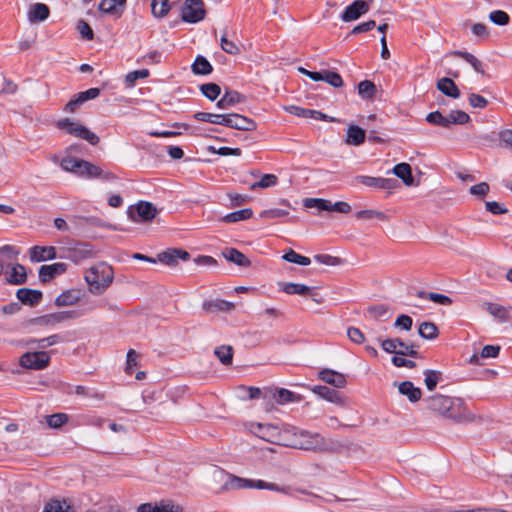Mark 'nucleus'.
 <instances>
[{
	"label": "nucleus",
	"instance_id": "obj_40",
	"mask_svg": "<svg viewBox=\"0 0 512 512\" xmlns=\"http://www.w3.org/2000/svg\"><path fill=\"white\" fill-rule=\"evenodd\" d=\"M377 92L376 85L369 80L361 81L358 84V94L363 98L367 100H371L375 97Z\"/></svg>",
	"mask_w": 512,
	"mask_h": 512
},
{
	"label": "nucleus",
	"instance_id": "obj_18",
	"mask_svg": "<svg viewBox=\"0 0 512 512\" xmlns=\"http://www.w3.org/2000/svg\"><path fill=\"white\" fill-rule=\"evenodd\" d=\"M312 391L314 394L331 403L341 406L345 404L344 398L341 395V393L327 386L317 385L312 388Z\"/></svg>",
	"mask_w": 512,
	"mask_h": 512
},
{
	"label": "nucleus",
	"instance_id": "obj_13",
	"mask_svg": "<svg viewBox=\"0 0 512 512\" xmlns=\"http://www.w3.org/2000/svg\"><path fill=\"white\" fill-rule=\"evenodd\" d=\"M136 512H184V508L172 501H161L159 503H143L139 505Z\"/></svg>",
	"mask_w": 512,
	"mask_h": 512
},
{
	"label": "nucleus",
	"instance_id": "obj_33",
	"mask_svg": "<svg viewBox=\"0 0 512 512\" xmlns=\"http://www.w3.org/2000/svg\"><path fill=\"white\" fill-rule=\"evenodd\" d=\"M281 289L283 292L289 295H301V296H307L312 295L313 288L300 284V283H293V282H286L281 285Z\"/></svg>",
	"mask_w": 512,
	"mask_h": 512
},
{
	"label": "nucleus",
	"instance_id": "obj_47",
	"mask_svg": "<svg viewBox=\"0 0 512 512\" xmlns=\"http://www.w3.org/2000/svg\"><path fill=\"white\" fill-rule=\"evenodd\" d=\"M82 159H77L73 157H65L62 159L60 166L63 170L72 172L76 175L79 174L81 169Z\"/></svg>",
	"mask_w": 512,
	"mask_h": 512
},
{
	"label": "nucleus",
	"instance_id": "obj_43",
	"mask_svg": "<svg viewBox=\"0 0 512 512\" xmlns=\"http://www.w3.org/2000/svg\"><path fill=\"white\" fill-rule=\"evenodd\" d=\"M418 332L422 338L428 340L435 339L439 334L438 328L433 322L421 323Z\"/></svg>",
	"mask_w": 512,
	"mask_h": 512
},
{
	"label": "nucleus",
	"instance_id": "obj_30",
	"mask_svg": "<svg viewBox=\"0 0 512 512\" xmlns=\"http://www.w3.org/2000/svg\"><path fill=\"white\" fill-rule=\"evenodd\" d=\"M256 128L257 124L253 119L237 113L233 114L232 129L242 131H254L256 130Z\"/></svg>",
	"mask_w": 512,
	"mask_h": 512
},
{
	"label": "nucleus",
	"instance_id": "obj_11",
	"mask_svg": "<svg viewBox=\"0 0 512 512\" xmlns=\"http://www.w3.org/2000/svg\"><path fill=\"white\" fill-rule=\"evenodd\" d=\"M369 9L370 6L368 1L356 0L345 8L340 18L343 22H351L366 14Z\"/></svg>",
	"mask_w": 512,
	"mask_h": 512
},
{
	"label": "nucleus",
	"instance_id": "obj_14",
	"mask_svg": "<svg viewBox=\"0 0 512 512\" xmlns=\"http://www.w3.org/2000/svg\"><path fill=\"white\" fill-rule=\"evenodd\" d=\"M226 486L230 489L258 488L273 490L275 488V484L273 483H267L262 480L254 482L252 480L243 479L236 476H232Z\"/></svg>",
	"mask_w": 512,
	"mask_h": 512
},
{
	"label": "nucleus",
	"instance_id": "obj_48",
	"mask_svg": "<svg viewBox=\"0 0 512 512\" xmlns=\"http://www.w3.org/2000/svg\"><path fill=\"white\" fill-rule=\"evenodd\" d=\"M424 376V382L427 389L429 391H433L440 380L441 372L437 370L427 369L424 371Z\"/></svg>",
	"mask_w": 512,
	"mask_h": 512
},
{
	"label": "nucleus",
	"instance_id": "obj_25",
	"mask_svg": "<svg viewBox=\"0 0 512 512\" xmlns=\"http://www.w3.org/2000/svg\"><path fill=\"white\" fill-rule=\"evenodd\" d=\"M6 280L12 285H22L27 280L26 268L19 263L11 266V271L6 273Z\"/></svg>",
	"mask_w": 512,
	"mask_h": 512
},
{
	"label": "nucleus",
	"instance_id": "obj_42",
	"mask_svg": "<svg viewBox=\"0 0 512 512\" xmlns=\"http://www.w3.org/2000/svg\"><path fill=\"white\" fill-rule=\"evenodd\" d=\"M170 10L169 0H151V12L156 18L165 17Z\"/></svg>",
	"mask_w": 512,
	"mask_h": 512
},
{
	"label": "nucleus",
	"instance_id": "obj_5",
	"mask_svg": "<svg viewBox=\"0 0 512 512\" xmlns=\"http://www.w3.org/2000/svg\"><path fill=\"white\" fill-rule=\"evenodd\" d=\"M56 125L60 130L86 140L91 145H96L99 143L100 139L94 132L90 131L85 126L70 120L69 118L59 120Z\"/></svg>",
	"mask_w": 512,
	"mask_h": 512
},
{
	"label": "nucleus",
	"instance_id": "obj_3",
	"mask_svg": "<svg viewBox=\"0 0 512 512\" xmlns=\"http://www.w3.org/2000/svg\"><path fill=\"white\" fill-rule=\"evenodd\" d=\"M85 280L90 292L101 294L113 281V270L110 266L101 263L93 266L85 274Z\"/></svg>",
	"mask_w": 512,
	"mask_h": 512
},
{
	"label": "nucleus",
	"instance_id": "obj_2",
	"mask_svg": "<svg viewBox=\"0 0 512 512\" xmlns=\"http://www.w3.org/2000/svg\"><path fill=\"white\" fill-rule=\"evenodd\" d=\"M287 447L324 452L329 450L330 443L320 433L290 428Z\"/></svg>",
	"mask_w": 512,
	"mask_h": 512
},
{
	"label": "nucleus",
	"instance_id": "obj_24",
	"mask_svg": "<svg viewBox=\"0 0 512 512\" xmlns=\"http://www.w3.org/2000/svg\"><path fill=\"white\" fill-rule=\"evenodd\" d=\"M50 15L49 7L44 3H35L28 10V20L31 23L45 21Z\"/></svg>",
	"mask_w": 512,
	"mask_h": 512
},
{
	"label": "nucleus",
	"instance_id": "obj_39",
	"mask_svg": "<svg viewBox=\"0 0 512 512\" xmlns=\"http://www.w3.org/2000/svg\"><path fill=\"white\" fill-rule=\"evenodd\" d=\"M213 68L210 62L203 56H197L192 64V71L197 75H208L212 72Z\"/></svg>",
	"mask_w": 512,
	"mask_h": 512
},
{
	"label": "nucleus",
	"instance_id": "obj_56",
	"mask_svg": "<svg viewBox=\"0 0 512 512\" xmlns=\"http://www.w3.org/2000/svg\"><path fill=\"white\" fill-rule=\"evenodd\" d=\"M323 81L327 82L331 86L335 88H339L343 86V79L339 73L329 70H324V78Z\"/></svg>",
	"mask_w": 512,
	"mask_h": 512
},
{
	"label": "nucleus",
	"instance_id": "obj_38",
	"mask_svg": "<svg viewBox=\"0 0 512 512\" xmlns=\"http://www.w3.org/2000/svg\"><path fill=\"white\" fill-rule=\"evenodd\" d=\"M253 216V211L250 208H244L238 211L231 212L222 218L226 223H235L239 221L248 220Z\"/></svg>",
	"mask_w": 512,
	"mask_h": 512
},
{
	"label": "nucleus",
	"instance_id": "obj_12",
	"mask_svg": "<svg viewBox=\"0 0 512 512\" xmlns=\"http://www.w3.org/2000/svg\"><path fill=\"white\" fill-rule=\"evenodd\" d=\"M190 259V254L180 248H168L157 255V261L167 266H176L179 260L187 261Z\"/></svg>",
	"mask_w": 512,
	"mask_h": 512
},
{
	"label": "nucleus",
	"instance_id": "obj_59",
	"mask_svg": "<svg viewBox=\"0 0 512 512\" xmlns=\"http://www.w3.org/2000/svg\"><path fill=\"white\" fill-rule=\"evenodd\" d=\"M314 260L319 264L327 266H337L342 262L339 257L331 256L328 254H317L314 256Z\"/></svg>",
	"mask_w": 512,
	"mask_h": 512
},
{
	"label": "nucleus",
	"instance_id": "obj_29",
	"mask_svg": "<svg viewBox=\"0 0 512 512\" xmlns=\"http://www.w3.org/2000/svg\"><path fill=\"white\" fill-rule=\"evenodd\" d=\"M366 137L365 130L357 125H351L347 129L346 143L348 145L359 146L364 143Z\"/></svg>",
	"mask_w": 512,
	"mask_h": 512
},
{
	"label": "nucleus",
	"instance_id": "obj_64",
	"mask_svg": "<svg viewBox=\"0 0 512 512\" xmlns=\"http://www.w3.org/2000/svg\"><path fill=\"white\" fill-rule=\"evenodd\" d=\"M77 30L81 34V36L86 40H92L94 37V33L90 25L84 21L79 20L77 23Z\"/></svg>",
	"mask_w": 512,
	"mask_h": 512
},
{
	"label": "nucleus",
	"instance_id": "obj_26",
	"mask_svg": "<svg viewBox=\"0 0 512 512\" xmlns=\"http://www.w3.org/2000/svg\"><path fill=\"white\" fill-rule=\"evenodd\" d=\"M437 89L447 97H451L453 99L460 97V90L456 86L455 82L448 77H443L438 80Z\"/></svg>",
	"mask_w": 512,
	"mask_h": 512
},
{
	"label": "nucleus",
	"instance_id": "obj_9",
	"mask_svg": "<svg viewBox=\"0 0 512 512\" xmlns=\"http://www.w3.org/2000/svg\"><path fill=\"white\" fill-rule=\"evenodd\" d=\"M355 181L367 187H373L381 190H393L398 187V181L393 178L372 177L366 175H358Z\"/></svg>",
	"mask_w": 512,
	"mask_h": 512
},
{
	"label": "nucleus",
	"instance_id": "obj_6",
	"mask_svg": "<svg viewBox=\"0 0 512 512\" xmlns=\"http://www.w3.org/2000/svg\"><path fill=\"white\" fill-rule=\"evenodd\" d=\"M22 367L33 370H42L50 363V356L45 351L24 353L19 360Z\"/></svg>",
	"mask_w": 512,
	"mask_h": 512
},
{
	"label": "nucleus",
	"instance_id": "obj_31",
	"mask_svg": "<svg viewBox=\"0 0 512 512\" xmlns=\"http://www.w3.org/2000/svg\"><path fill=\"white\" fill-rule=\"evenodd\" d=\"M223 256L230 262L240 266V267H249L251 265V261L239 250L235 248L226 249L223 252Z\"/></svg>",
	"mask_w": 512,
	"mask_h": 512
},
{
	"label": "nucleus",
	"instance_id": "obj_57",
	"mask_svg": "<svg viewBox=\"0 0 512 512\" xmlns=\"http://www.w3.org/2000/svg\"><path fill=\"white\" fill-rule=\"evenodd\" d=\"M489 19L496 25L504 26L510 21L509 15L502 10H495L489 14Z\"/></svg>",
	"mask_w": 512,
	"mask_h": 512
},
{
	"label": "nucleus",
	"instance_id": "obj_10",
	"mask_svg": "<svg viewBox=\"0 0 512 512\" xmlns=\"http://www.w3.org/2000/svg\"><path fill=\"white\" fill-rule=\"evenodd\" d=\"M78 176L89 179L100 178L104 181H114L117 179V176L114 173L110 171H104L99 166L85 160H82L81 169Z\"/></svg>",
	"mask_w": 512,
	"mask_h": 512
},
{
	"label": "nucleus",
	"instance_id": "obj_8",
	"mask_svg": "<svg viewBox=\"0 0 512 512\" xmlns=\"http://www.w3.org/2000/svg\"><path fill=\"white\" fill-rule=\"evenodd\" d=\"M157 210L150 202L140 201L128 210L130 219L134 222H148L155 218Z\"/></svg>",
	"mask_w": 512,
	"mask_h": 512
},
{
	"label": "nucleus",
	"instance_id": "obj_46",
	"mask_svg": "<svg viewBox=\"0 0 512 512\" xmlns=\"http://www.w3.org/2000/svg\"><path fill=\"white\" fill-rule=\"evenodd\" d=\"M278 183V178L274 174H264L259 181L253 183L250 186L251 190L256 189H266L269 187H273Z\"/></svg>",
	"mask_w": 512,
	"mask_h": 512
},
{
	"label": "nucleus",
	"instance_id": "obj_41",
	"mask_svg": "<svg viewBox=\"0 0 512 512\" xmlns=\"http://www.w3.org/2000/svg\"><path fill=\"white\" fill-rule=\"evenodd\" d=\"M417 296L419 298L428 299L434 303L441 305H450L452 303L451 298H449L448 296L435 292L418 291Z\"/></svg>",
	"mask_w": 512,
	"mask_h": 512
},
{
	"label": "nucleus",
	"instance_id": "obj_63",
	"mask_svg": "<svg viewBox=\"0 0 512 512\" xmlns=\"http://www.w3.org/2000/svg\"><path fill=\"white\" fill-rule=\"evenodd\" d=\"M289 215V211L287 209H281V208H271L264 210L261 213L262 218L267 219H275V218H281Z\"/></svg>",
	"mask_w": 512,
	"mask_h": 512
},
{
	"label": "nucleus",
	"instance_id": "obj_15",
	"mask_svg": "<svg viewBox=\"0 0 512 512\" xmlns=\"http://www.w3.org/2000/svg\"><path fill=\"white\" fill-rule=\"evenodd\" d=\"M30 260L32 262H43L46 260H53L56 258V249L53 246H38L35 245L29 250Z\"/></svg>",
	"mask_w": 512,
	"mask_h": 512
},
{
	"label": "nucleus",
	"instance_id": "obj_17",
	"mask_svg": "<svg viewBox=\"0 0 512 512\" xmlns=\"http://www.w3.org/2000/svg\"><path fill=\"white\" fill-rule=\"evenodd\" d=\"M318 378L335 388H344L347 384L344 374L331 369H322L318 374Z\"/></svg>",
	"mask_w": 512,
	"mask_h": 512
},
{
	"label": "nucleus",
	"instance_id": "obj_37",
	"mask_svg": "<svg viewBox=\"0 0 512 512\" xmlns=\"http://www.w3.org/2000/svg\"><path fill=\"white\" fill-rule=\"evenodd\" d=\"M452 54L468 62L477 73L484 74L483 63L473 54L466 51H454Z\"/></svg>",
	"mask_w": 512,
	"mask_h": 512
},
{
	"label": "nucleus",
	"instance_id": "obj_35",
	"mask_svg": "<svg viewBox=\"0 0 512 512\" xmlns=\"http://www.w3.org/2000/svg\"><path fill=\"white\" fill-rule=\"evenodd\" d=\"M487 312L492 315L499 322H507L509 321L510 315L509 310L497 303H486Z\"/></svg>",
	"mask_w": 512,
	"mask_h": 512
},
{
	"label": "nucleus",
	"instance_id": "obj_50",
	"mask_svg": "<svg viewBox=\"0 0 512 512\" xmlns=\"http://www.w3.org/2000/svg\"><path fill=\"white\" fill-rule=\"evenodd\" d=\"M200 90L205 97H207L209 100H212V101L217 99L221 93V88L216 83L203 84V85H201Z\"/></svg>",
	"mask_w": 512,
	"mask_h": 512
},
{
	"label": "nucleus",
	"instance_id": "obj_7",
	"mask_svg": "<svg viewBox=\"0 0 512 512\" xmlns=\"http://www.w3.org/2000/svg\"><path fill=\"white\" fill-rule=\"evenodd\" d=\"M206 11L202 0H186L182 8V20L187 23H197L205 18Z\"/></svg>",
	"mask_w": 512,
	"mask_h": 512
},
{
	"label": "nucleus",
	"instance_id": "obj_53",
	"mask_svg": "<svg viewBox=\"0 0 512 512\" xmlns=\"http://www.w3.org/2000/svg\"><path fill=\"white\" fill-rule=\"evenodd\" d=\"M220 46L222 50L230 55H238L240 53V48L237 44L227 38L226 32L220 38Z\"/></svg>",
	"mask_w": 512,
	"mask_h": 512
},
{
	"label": "nucleus",
	"instance_id": "obj_45",
	"mask_svg": "<svg viewBox=\"0 0 512 512\" xmlns=\"http://www.w3.org/2000/svg\"><path fill=\"white\" fill-rule=\"evenodd\" d=\"M446 120L448 121V128L452 124H466L470 121V116L462 111V110H452L450 113L445 116Z\"/></svg>",
	"mask_w": 512,
	"mask_h": 512
},
{
	"label": "nucleus",
	"instance_id": "obj_23",
	"mask_svg": "<svg viewBox=\"0 0 512 512\" xmlns=\"http://www.w3.org/2000/svg\"><path fill=\"white\" fill-rule=\"evenodd\" d=\"M284 109L286 112H288L292 115L298 116V117L313 118V119H317V120H326L327 119V115L320 111L306 109V108H302V107H299L296 105L286 106V107H284Z\"/></svg>",
	"mask_w": 512,
	"mask_h": 512
},
{
	"label": "nucleus",
	"instance_id": "obj_1",
	"mask_svg": "<svg viewBox=\"0 0 512 512\" xmlns=\"http://www.w3.org/2000/svg\"><path fill=\"white\" fill-rule=\"evenodd\" d=\"M427 409L456 423L475 420L462 398L435 394L425 399Z\"/></svg>",
	"mask_w": 512,
	"mask_h": 512
},
{
	"label": "nucleus",
	"instance_id": "obj_36",
	"mask_svg": "<svg viewBox=\"0 0 512 512\" xmlns=\"http://www.w3.org/2000/svg\"><path fill=\"white\" fill-rule=\"evenodd\" d=\"M355 217L358 220H372V219H378L380 221H388L389 216L379 210H373V209H366V210H360L355 213Z\"/></svg>",
	"mask_w": 512,
	"mask_h": 512
},
{
	"label": "nucleus",
	"instance_id": "obj_34",
	"mask_svg": "<svg viewBox=\"0 0 512 512\" xmlns=\"http://www.w3.org/2000/svg\"><path fill=\"white\" fill-rule=\"evenodd\" d=\"M80 300V292L78 290H66L55 299V305L58 307L74 305Z\"/></svg>",
	"mask_w": 512,
	"mask_h": 512
},
{
	"label": "nucleus",
	"instance_id": "obj_52",
	"mask_svg": "<svg viewBox=\"0 0 512 512\" xmlns=\"http://www.w3.org/2000/svg\"><path fill=\"white\" fill-rule=\"evenodd\" d=\"M46 422L50 428H60L68 422V415L65 413H55L47 416Z\"/></svg>",
	"mask_w": 512,
	"mask_h": 512
},
{
	"label": "nucleus",
	"instance_id": "obj_51",
	"mask_svg": "<svg viewBox=\"0 0 512 512\" xmlns=\"http://www.w3.org/2000/svg\"><path fill=\"white\" fill-rule=\"evenodd\" d=\"M398 346H404V342L400 338H390L381 341L382 349L387 353L398 355Z\"/></svg>",
	"mask_w": 512,
	"mask_h": 512
},
{
	"label": "nucleus",
	"instance_id": "obj_61",
	"mask_svg": "<svg viewBox=\"0 0 512 512\" xmlns=\"http://www.w3.org/2000/svg\"><path fill=\"white\" fill-rule=\"evenodd\" d=\"M367 313L374 319L380 320L387 316L388 309L385 305L379 304L367 308Z\"/></svg>",
	"mask_w": 512,
	"mask_h": 512
},
{
	"label": "nucleus",
	"instance_id": "obj_16",
	"mask_svg": "<svg viewBox=\"0 0 512 512\" xmlns=\"http://www.w3.org/2000/svg\"><path fill=\"white\" fill-rule=\"evenodd\" d=\"M67 269V265L62 262L50 265H42L39 269V279L42 283H47L55 276L63 274Z\"/></svg>",
	"mask_w": 512,
	"mask_h": 512
},
{
	"label": "nucleus",
	"instance_id": "obj_4",
	"mask_svg": "<svg viewBox=\"0 0 512 512\" xmlns=\"http://www.w3.org/2000/svg\"><path fill=\"white\" fill-rule=\"evenodd\" d=\"M289 432L290 428L280 427L273 424L258 423L254 428V433L264 441L286 447L288 444Z\"/></svg>",
	"mask_w": 512,
	"mask_h": 512
},
{
	"label": "nucleus",
	"instance_id": "obj_27",
	"mask_svg": "<svg viewBox=\"0 0 512 512\" xmlns=\"http://www.w3.org/2000/svg\"><path fill=\"white\" fill-rule=\"evenodd\" d=\"M399 393L407 396L410 402H417L422 397L420 388L415 387L411 381H403L398 386Z\"/></svg>",
	"mask_w": 512,
	"mask_h": 512
},
{
	"label": "nucleus",
	"instance_id": "obj_22",
	"mask_svg": "<svg viewBox=\"0 0 512 512\" xmlns=\"http://www.w3.org/2000/svg\"><path fill=\"white\" fill-rule=\"evenodd\" d=\"M245 100V96L238 91L227 89L221 99L217 102L216 106L219 109H227L236 104L243 103Z\"/></svg>",
	"mask_w": 512,
	"mask_h": 512
},
{
	"label": "nucleus",
	"instance_id": "obj_20",
	"mask_svg": "<svg viewBox=\"0 0 512 512\" xmlns=\"http://www.w3.org/2000/svg\"><path fill=\"white\" fill-rule=\"evenodd\" d=\"M75 316V313L72 311H62L41 316L36 321L40 325L55 326L56 324L72 319Z\"/></svg>",
	"mask_w": 512,
	"mask_h": 512
},
{
	"label": "nucleus",
	"instance_id": "obj_32",
	"mask_svg": "<svg viewBox=\"0 0 512 512\" xmlns=\"http://www.w3.org/2000/svg\"><path fill=\"white\" fill-rule=\"evenodd\" d=\"M393 173L398 178H400L405 185L412 186L414 184L412 169L408 163L403 162L395 165L393 168Z\"/></svg>",
	"mask_w": 512,
	"mask_h": 512
},
{
	"label": "nucleus",
	"instance_id": "obj_44",
	"mask_svg": "<svg viewBox=\"0 0 512 512\" xmlns=\"http://www.w3.org/2000/svg\"><path fill=\"white\" fill-rule=\"evenodd\" d=\"M219 361L223 365H230L233 360V348L229 345H222L217 347L214 351Z\"/></svg>",
	"mask_w": 512,
	"mask_h": 512
},
{
	"label": "nucleus",
	"instance_id": "obj_28",
	"mask_svg": "<svg viewBox=\"0 0 512 512\" xmlns=\"http://www.w3.org/2000/svg\"><path fill=\"white\" fill-rule=\"evenodd\" d=\"M63 341L64 339L62 336H60L59 334H53L41 339H28L26 340L25 344L28 347H33L34 345H36V348L45 349Z\"/></svg>",
	"mask_w": 512,
	"mask_h": 512
},
{
	"label": "nucleus",
	"instance_id": "obj_55",
	"mask_svg": "<svg viewBox=\"0 0 512 512\" xmlns=\"http://www.w3.org/2000/svg\"><path fill=\"white\" fill-rule=\"evenodd\" d=\"M275 397L277 399V402L280 404H285L298 400V396H296L295 393L285 388L278 389Z\"/></svg>",
	"mask_w": 512,
	"mask_h": 512
},
{
	"label": "nucleus",
	"instance_id": "obj_60",
	"mask_svg": "<svg viewBox=\"0 0 512 512\" xmlns=\"http://www.w3.org/2000/svg\"><path fill=\"white\" fill-rule=\"evenodd\" d=\"M149 76V70H135L126 75L125 81L129 87L133 86L137 79H145Z\"/></svg>",
	"mask_w": 512,
	"mask_h": 512
},
{
	"label": "nucleus",
	"instance_id": "obj_58",
	"mask_svg": "<svg viewBox=\"0 0 512 512\" xmlns=\"http://www.w3.org/2000/svg\"><path fill=\"white\" fill-rule=\"evenodd\" d=\"M304 206L306 208H317L320 211H327L328 200L321 198H306L304 200Z\"/></svg>",
	"mask_w": 512,
	"mask_h": 512
},
{
	"label": "nucleus",
	"instance_id": "obj_49",
	"mask_svg": "<svg viewBox=\"0 0 512 512\" xmlns=\"http://www.w3.org/2000/svg\"><path fill=\"white\" fill-rule=\"evenodd\" d=\"M282 258L291 263H295L302 266H307L311 263V260L309 257L302 256L298 253H296L294 250L290 249L288 252H286Z\"/></svg>",
	"mask_w": 512,
	"mask_h": 512
},
{
	"label": "nucleus",
	"instance_id": "obj_62",
	"mask_svg": "<svg viewBox=\"0 0 512 512\" xmlns=\"http://www.w3.org/2000/svg\"><path fill=\"white\" fill-rule=\"evenodd\" d=\"M43 512H71L70 506L66 502L52 501L48 503Z\"/></svg>",
	"mask_w": 512,
	"mask_h": 512
},
{
	"label": "nucleus",
	"instance_id": "obj_21",
	"mask_svg": "<svg viewBox=\"0 0 512 512\" xmlns=\"http://www.w3.org/2000/svg\"><path fill=\"white\" fill-rule=\"evenodd\" d=\"M17 298L25 305L35 306L42 300L43 294L40 290L20 288L16 293Z\"/></svg>",
	"mask_w": 512,
	"mask_h": 512
},
{
	"label": "nucleus",
	"instance_id": "obj_19",
	"mask_svg": "<svg viewBox=\"0 0 512 512\" xmlns=\"http://www.w3.org/2000/svg\"><path fill=\"white\" fill-rule=\"evenodd\" d=\"M235 308L234 303L223 299L206 300L202 304V309L206 313L216 314L219 312H228Z\"/></svg>",
	"mask_w": 512,
	"mask_h": 512
},
{
	"label": "nucleus",
	"instance_id": "obj_54",
	"mask_svg": "<svg viewBox=\"0 0 512 512\" xmlns=\"http://www.w3.org/2000/svg\"><path fill=\"white\" fill-rule=\"evenodd\" d=\"M426 121L432 125L448 128L446 117L439 111L430 112L426 116Z\"/></svg>",
	"mask_w": 512,
	"mask_h": 512
}]
</instances>
